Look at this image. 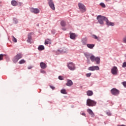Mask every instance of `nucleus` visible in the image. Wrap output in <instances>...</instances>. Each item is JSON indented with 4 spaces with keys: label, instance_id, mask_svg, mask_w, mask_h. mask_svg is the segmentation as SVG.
<instances>
[{
    "label": "nucleus",
    "instance_id": "dca6fc26",
    "mask_svg": "<svg viewBox=\"0 0 126 126\" xmlns=\"http://www.w3.org/2000/svg\"><path fill=\"white\" fill-rule=\"evenodd\" d=\"M31 40H32V35H31V34H28L27 42L31 43Z\"/></svg>",
    "mask_w": 126,
    "mask_h": 126
},
{
    "label": "nucleus",
    "instance_id": "f257e3e1",
    "mask_svg": "<svg viewBox=\"0 0 126 126\" xmlns=\"http://www.w3.org/2000/svg\"><path fill=\"white\" fill-rule=\"evenodd\" d=\"M96 19L98 20V22H99V24L100 25H104V21L105 22L108 21V19H107L106 17L102 16L101 15L97 16V17H96Z\"/></svg>",
    "mask_w": 126,
    "mask_h": 126
},
{
    "label": "nucleus",
    "instance_id": "f704fd0d",
    "mask_svg": "<svg viewBox=\"0 0 126 126\" xmlns=\"http://www.w3.org/2000/svg\"><path fill=\"white\" fill-rule=\"evenodd\" d=\"M91 74H92L91 73H87L86 76L88 77H91Z\"/></svg>",
    "mask_w": 126,
    "mask_h": 126
},
{
    "label": "nucleus",
    "instance_id": "37998d69",
    "mask_svg": "<svg viewBox=\"0 0 126 126\" xmlns=\"http://www.w3.org/2000/svg\"><path fill=\"white\" fill-rule=\"evenodd\" d=\"M105 0V1L107 2V1H110V0Z\"/></svg>",
    "mask_w": 126,
    "mask_h": 126
},
{
    "label": "nucleus",
    "instance_id": "4468645a",
    "mask_svg": "<svg viewBox=\"0 0 126 126\" xmlns=\"http://www.w3.org/2000/svg\"><path fill=\"white\" fill-rule=\"evenodd\" d=\"M87 112H88V113H89V115H90L92 117L94 118V113H93L91 109H88L87 110Z\"/></svg>",
    "mask_w": 126,
    "mask_h": 126
},
{
    "label": "nucleus",
    "instance_id": "7c9ffc66",
    "mask_svg": "<svg viewBox=\"0 0 126 126\" xmlns=\"http://www.w3.org/2000/svg\"><path fill=\"white\" fill-rule=\"evenodd\" d=\"M123 42L126 44V36L123 38Z\"/></svg>",
    "mask_w": 126,
    "mask_h": 126
},
{
    "label": "nucleus",
    "instance_id": "2f4dec72",
    "mask_svg": "<svg viewBox=\"0 0 126 126\" xmlns=\"http://www.w3.org/2000/svg\"><path fill=\"white\" fill-rule=\"evenodd\" d=\"M58 79H59L60 80H63V78L62 76H59V77H58Z\"/></svg>",
    "mask_w": 126,
    "mask_h": 126
},
{
    "label": "nucleus",
    "instance_id": "f3484780",
    "mask_svg": "<svg viewBox=\"0 0 126 126\" xmlns=\"http://www.w3.org/2000/svg\"><path fill=\"white\" fill-rule=\"evenodd\" d=\"M45 45L51 44V40L47 39L45 40Z\"/></svg>",
    "mask_w": 126,
    "mask_h": 126
},
{
    "label": "nucleus",
    "instance_id": "1a4fd4ad",
    "mask_svg": "<svg viewBox=\"0 0 126 126\" xmlns=\"http://www.w3.org/2000/svg\"><path fill=\"white\" fill-rule=\"evenodd\" d=\"M99 69H100V68H99L98 66H93L88 68V70L92 71L99 70Z\"/></svg>",
    "mask_w": 126,
    "mask_h": 126
},
{
    "label": "nucleus",
    "instance_id": "72a5a7b5",
    "mask_svg": "<svg viewBox=\"0 0 126 126\" xmlns=\"http://www.w3.org/2000/svg\"><path fill=\"white\" fill-rule=\"evenodd\" d=\"M122 85H123L124 87H125L126 88V82H122Z\"/></svg>",
    "mask_w": 126,
    "mask_h": 126
},
{
    "label": "nucleus",
    "instance_id": "ea45409f",
    "mask_svg": "<svg viewBox=\"0 0 126 126\" xmlns=\"http://www.w3.org/2000/svg\"><path fill=\"white\" fill-rule=\"evenodd\" d=\"M32 68V67L31 66H29V67H28V69H31Z\"/></svg>",
    "mask_w": 126,
    "mask_h": 126
},
{
    "label": "nucleus",
    "instance_id": "7ed1b4c3",
    "mask_svg": "<svg viewBox=\"0 0 126 126\" xmlns=\"http://www.w3.org/2000/svg\"><path fill=\"white\" fill-rule=\"evenodd\" d=\"M23 56L21 53H19L16 56H15L14 59H13V62L14 63H16L19 60L22 59Z\"/></svg>",
    "mask_w": 126,
    "mask_h": 126
},
{
    "label": "nucleus",
    "instance_id": "9d476101",
    "mask_svg": "<svg viewBox=\"0 0 126 126\" xmlns=\"http://www.w3.org/2000/svg\"><path fill=\"white\" fill-rule=\"evenodd\" d=\"M31 12H32V13L36 14L39 13L40 11L37 8H32V9H31Z\"/></svg>",
    "mask_w": 126,
    "mask_h": 126
},
{
    "label": "nucleus",
    "instance_id": "39448f33",
    "mask_svg": "<svg viewBox=\"0 0 126 126\" xmlns=\"http://www.w3.org/2000/svg\"><path fill=\"white\" fill-rule=\"evenodd\" d=\"M78 7H79V8L80 9V11H81L83 12H86V7L85 6V5H83V4H82L81 3H79Z\"/></svg>",
    "mask_w": 126,
    "mask_h": 126
},
{
    "label": "nucleus",
    "instance_id": "4be33fe9",
    "mask_svg": "<svg viewBox=\"0 0 126 126\" xmlns=\"http://www.w3.org/2000/svg\"><path fill=\"white\" fill-rule=\"evenodd\" d=\"M84 55H85V57L87 58V59L89 60L90 59V58H91V55H90V54L88 53H85L84 54Z\"/></svg>",
    "mask_w": 126,
    "mask_h": 126
},
{
    "label": "nucleus",
    "instance_id": "412c9836",
    "mask_svg": "<svg viewBox=\"0 0 126 126\" xmlns=\"http://www.w3.org/2000/svg\"><path fill=\"white\" fill-rule=\"evenodd\" d=\"M75 33H71L70 34V38L72 39H74L75 38Z\"/></svg>",
    "mask_w": 126,
    "mask_h": 126
},
{
    "label": "nucleus",
    "instance_id": "6e6552de",
    "mask_svg": "<svg viewBox=\"0 0 126 126\" xmlns=\"http://www.w3.org/2000/svg\"><path fill=\"white\" fill-rule=\"evenodd\" d=\"M48 2V4L49 5V7L52 9L53 10H55V5L54 2L52 0H47Z\"/></svg>",
    "mask_w": 126,
    "mask_h": 126
},
{
    "label": "nucleus",
    "instance_id": "5701e85b",
    "mask_svg": "<svg viewBox=\"0 0 126 126\" xmlns=\"http://www.w3.org/2000/svg\"><path fill=\"white\" fill-rule=\"evenodd\" d=\"M38 49L39 51H42L44 50V46H43V45H40L39 46H38Z\"/></svg>",
    "mask_w": 126,
    "mask_h": 126
},
{
    "label": "nucleus",
    "instance_id": "2eb2a0df",
    "mask_svg": "<svg viewBox=\"0 0 126 126\" xmlns=\"http://www.w3.org/2000/svg\"><path fill=\"white\" fill-rule=\"evenodd\" d=\"M106 25H107L108 26H115V24H114V23H112L111 22L109 21V20H107V21H106Z\"/></svg>",
    "mask_w": 126,
    "mask_h": 126
},
{
    "label": "nucleus",
    "instance_id": "393cba45",
    "mask_svg": "<svg viewBox=\"0 0 126 126\" xmlns=\"http://www.w3.org/2000/svg\"><path fill=\"white\" fill-rule=\"evenodd\" d=\"M25 63H26L25 60H20V61H19V63L20 64H22Z\"/></svg>",
    "mask_w": 126,
    "mask_h": 126
},
{
    "label": "nucleus",
    "instance_id": "a211bd4d",
    "mask_svg": "<svg viewBox=\"0 0 126 126\" xmlns=\"http://www.w3.org/2000/svg\"><path fill=\"white\" fill-rule=\"evenodd\" d=\"M11 4L14 6H17V2L15 0H12V1H11Z\"/></svg>",
    "mask_w": 126,
    "mask_h": 126
},
{
    "label": "nucleus",
    "instance_id": "c756f323",
    "mask_svg": "<svg viewBox=\"0 0 126 126\" xmlns=\"http://www.w3.org/2000/svg\"><path fill=\"white\" fill-rule=\"evenodd\" d=\"M4 56V55L0 54V61L3 60V57Z\"/></svg>",
    "mask_w": 126,
    "mask_h": 126
},
{
    "label": "nucleus",
    "instance_id": "9b49d317",
    "mask_svg": "<svg viewBox=\"0 0 126 126\" xmlns=\"http://www.w3.org/2000/svg\"><path fill=\"white\" fill-rule=\"evenodd\" d=\"M111 72L113 75H117L118 74V68L117 67L114 66L111 70Z\"/></svg>",
    "mask_w": 126,
    "mask_h": 126
},
{
    "label": "nucleus",
    "instance_id": "ddd939ff",
    "mask_svg": "<svg viewBox=\"0 0 126 126\" xmlns=\"http://www.w3.org/2000/svg\"><path fill=\"white\" fill-rule=\"evenodd\" d=\"M66 85L68 87H71L73 85V82H72L71 80H67V83H66Z\"/></svg>",
    "mask_w": 126,
    "mask_h": 126
},
{
    "label": "nucleus",
    "instance_id": "58836bf2",
    "mask_svg": "<svg viewBox=\"0 0 126 126\" xmlns=\"http://www.w3.org/2000/svg\"><path fill=\"white\" fill-rule=\"evenodd\" d=\"M50 88H51L53 90H54L55 89V87L53 86H50Z\"/></svg>",
    "mask_w": 126,
    "mask_h": 126
},
{
    "label": "nucleus",
    "instance_id": "b1692460",
    "mask_svg": "<svg viewBox=\"0 0 126 126\" xmlns=\"http://www.w3.org/2000/svg\"><path fill=\"white\" fill-rule=\"evenodd\" d=\"M61 94H67L66 90H65V89L61 90Z\"/></svg>",
    "mask_w": 126,
    "mask_h": 126
},
{
    "label": "nucleus",
    "instance_id": "20e7f679",
    "mask_svg": "<svg viewBox=\"0 0 126 126\" xmlns=\"http://www.w3.org/2000/svg\"><path fill=\"white\" fill-rule=\"evenodd\" d=\"M96 102L94 100H91V99H88L87 100V106L89 107H93L95 106Z\"/></svg>",
    "mask_w": 126,
    "mask_h": 126
},
{
    "label": "nucleus",
    "instance_id": "c03bdc74",
    "mask_svg": "<svg viewBox=\"0 0 126 126\" xmlns=\"http://www.w3.org/2000/svg\"><path fill=\"white\" fill-rule=\"evenodd\" d=\"M125 57H126V54L125 55Z\"/></svg>",
    "mask_w": 126,
    "mask_h": 126
},
{
    "label": "nucleus",
    "instance_id": "f03ea898",
    "mask_svg": "<svg viewBox=\"0 0 126 126\" xmlns=\"http://www.w3.org/2000/svg\"><path fill=\"white\" fill-rule=\"evenodd\" d=\"M90 59H91V62H96V64H100V58L99 57H95L94 56H91L90 58H89Z\"/></svg>",
    "mask_w": 126,
    "mask_h": 126
},
{
    "label": "nucleus",
    "instance_id": "a19ab883",
    "mask_svg": "<svg viewBox=\"0 0 126 126\" xmlns=\"http://www.w3.org/2000/svg\"><path fill=\"white\" fill-rule=\"evenodd\" d=\"M62 30L65 31V30H66V29H65V28H63L62 29Z\"/></svg>",
    "mask_w": 126,
    "mask_h": 126
},
{
    "label": "nucleus",
    "instance_id": "c9c22d12",
    "mask_svg": "<svg viewBox=\"0 0 126 126\" xmlns=\"http://www.w3.org/2000/svg\"><path fill=\"white\" fill-rule=\"evenodd\" d=\"M40 73L45 74L46 72L44 71V70H40Z\"/></svg>",
    "mask_w": 126,
    "mask_h": 126
},
{
    "label": "nucleus",
    "instance_id": "bb28decb",
    "mask_svg": "<svg viewBox=\"0 0 126 126\" xmlns=\"http://www.w3.org/2000/svg\"><path fill=\"white\" fill-rule=\"evenodd\" d=\"M12 41L15 43H17V38L14 37V36H12Z\"/></svg>",
    "mask_w": 126,
    "mask_h": 126
},
{
    "label": "nucleus",
    "instance_id": "473e14b6",
    "mask_svg": "<svg viewBox=\"0 0 126 126\" xmlns=\"http://www.w3.org/2000/svg\"><path fill=\"white\" fill-rule=\"evenodd\" d=\"M80 114H81V115H82V116H83L86 117V113H84V112H80Z\"/></svg>",
    "mask_w": 126,
    "mask_h": 126
},
{
    "label": "nucleus",
    "instance_id": "cd10ccee",
    "mask_svg": "<svg viewBox=\"0 0 126 126\" xmlns=\"http://www.w3.org/2000/svg\"><path fill=\"white\" fill-rule=\"evenodd\" d=\"M99 5L102 6V8H105V4H104L103 2H101L100 4H99Z\"/></svg>",
    "mask_w": 126,
    "mask_h": 126
},
{
    "label": "nucleus",
    "instance_id": "c85d7f7f",
    "mask_svg": "<svg viewBox=\"0 0 126 126\" xmlns=\"http://www.w3.org/2000/svg\"><path fill=\"white\" fill-rule=\"evenodd\" d=\"M93 38H94V39H96L97 40H98V37L97 36H96L95 35H94V34L93 35Z\"/></svg>",
    "mask_w": 126,
    "mask_h": 126
},
{
    "label": "nucleus",
    "instance_id": "e433bc0d",
    "mask_svg": "<svg viewBox=\"0 0 126 126\" xmlns=\"http://www.w3.org/2000/svg\"><path fill=\"white\" fill-rule=\"evenodd\" d=\"M106 114H107V115L108 116H111V113L109 111L107 112Z\"/></svg>",
    "mask_w": 126,
    "mask_h": 126
},
{
    "label": "nucleus",
    "instance_id": "4c0bfd02",
    "mask_svg": "<svg viewBox=\"0 0 126 126\" xmlns=\"http://www.w3.org/2000/svg\"><path fill=\"white\" fill-rule=\"evenodd\" d=\"M122 67H126V63H124L122 65Z\"/></svg>",
    "mask_w": 126,
    "mask_h": 126
},
{
    "label": "nucleus",
    "instance_id": "f8f14e48",
    "mask_svg": "<svg viewBox=\"0 0 126 126\" xmlns=\"http://www.w3.org/2000/svg\"><path fill=\"white\" fill-rule=\"evenodd\" d=\"M40 66L42 69H45L47 66L46 65V63L42 62L40 63Z\"/></svg>",
    "mask_w": 126,
    "mask_h": 126
},
{
    "label": "nucleus",
    "instance_id": "0eeeda50",
    "mask_svg": "<svg viewBox=\"0 0 126 126\" xmlns=\"http://www.w3.org/2000/svg\"><path fill=\"white\" fill-rule=\"evenodd\" d=\"M120 91L115 88H113L111 90V94H112V95H118Z\"/></svg>",
    "mask_w": 126,
    "mask_h": 126
},
{
    "label": "nucleus",
    "instance_id": "a878e982",
    "mask_svg": "<svg viewBox=\"0 0 126 126\" xmlns=\"http://www.w3.org/2000/svg\"><path fill=\"white\" fill-rule=\"evenodd\" d=\"M61 25L63 27H65L66 26L65 22L63 21L62 22H61Z\"/></svg>",
    "mask_w": 126,
    "mask_h": 126
},
{
    "label": "nucleus",
    "instance_id": "79ce46f5",
    "mask_svg": "<svg viewBox=\"0 0 126 126\" xmlns=\"http://www.w3.org/2000/svg\"><path fill=\"white\" fill-rule=\"evenodd\" d=\"M125 126V125H118V126Z\"/></svg>",
    "mask_w": 126,
    "mask_h": 126
},
{
    "label": "nucleus",
    "instance_id": "aec40b11",
    "mask_svg": "<svg viewBox=\"0 0 126 126\" xmlns=\"http://www.w3.org/2000/svg\"><path fill=\"white\" fill-rule=\"evenodd\" d=\"M93 94V93L91 91H87V95L88 96H92Z\"/></svg>",
    "mask_w": 126,
    "mask_h": 126
},
{
    "label": "nucleus",
    "instance_id": "423d86ee",
    "mask_svg": "<svg viewBox=\"0 0 126 126\" xmlns=\"http://www.w3.org/2000/svg\"><path fill=\"white\" fill-rule=\"evenodd\" d=\"M67 67H68L69 69L72 71L75 69V64L73 63H67Z\"/></svg>",
    "mask_w": 126,
    "mask_h": 126
},
{
    "label": "nucleus",
    "instance_id": "6ab92c4d",
    "mask_svg": "<svg viewBox=\"0 0 126 126\" xmlns=\"http://www.w3.org/2000/svg\"><path fill=\"white\" fill-rule=\"evenodd\" d=\"M87 47H88V48H89L90 49H93V48L94 47V45L91 44H87Z\"/></svg>",
    "mask_w": 126,
    "mask_h": 126
}]
</instances>
